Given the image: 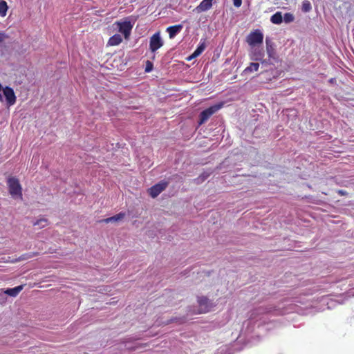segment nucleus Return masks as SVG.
<instances>
[{
  "label": "nucleus",
  "instance_id": "nucleus-4",
  "mask_svg": "<svg viewBox=\"0 0 354 354\" xmlns=\"http://www.w3.org/2000/svg\"><path fill=\"white\" fill-rule=\"evenodd\" d=\"M120 32L122 33L125 39H128L133 28V24L129 20L124 21H117L115 23Z\"/></svg>",
  "mask_w": 354,
  "mask_h": 354
},
{
  "label": "nucleus",
  "instance_id": "nucleus-27",
  "mask_svg": "<svg viewBox=\"0 0 354 354\" xmlns=\"http://www.w3.org/2000/svg\"><path fill=\"white\" fill-rule=\"evenodd\" d=\"M207 175L203 174V175L200 176L198 178H196V180H197L198 183L203 182L207 178Z\"/></svg>",
  "mask_w": 354,
  "mask_h": 354
},
{
  "label": "nucleus",
  "instance_id": "nucleus-3",
  "mask_svg": "<svg viewBox=\"0 0 354 354\" xmlns=\"http://www.w3.org/2000/svg\"><path fill=\"white\" fill-rule=\"evenodd\" d=\"M221 104L212 106L200 113L199 124L205 123L214 113L221 108Z\"/></svg>",
  "mask_w": 354,
  "mask_h": 354
},
{
  "label": "nucleus",
  "instance_id": "nucleus-20",
  "mask_svg": "<svg viewBox=\"0 0 354 354\" xmlns=\"http://www.w3.org/2000/svg\"><path fill=\"white\" fill-rule=\"evenodd\" d=\"M48 225V221L46 218H42L40 219H38L37 221L33 223V225L39 226V228H43L45 227Z\"/></svg>",
  "mask_w": 354,
  "mask_h": 354
},
{
  "label": "nucleus",
  "instance_id": "nucleus-31",
  "mask_svg": "<svg viewBox=\"0 0 354 354\" xmlns=\"http://www.w3.org/2000/svg\"><path fill=\"white\" fill-rule=\"evenodd\" d=\"M0 89H2V86L1 84H0Z\"/></svg>",
  "mask_w": 354,
  "mask_h": 354
},
{
  "label": "nucleus",
  "instance_id": "nucleus-24",
  "mask_svg": "<svg viewBox=\"0 0 354 354\" xmlns=\"http://www.w3.org/2000/svg\"><path fill=\"white\" fill-rule=\"evenodd\" d=\"M152 70H153V63L151 61L147 60L146 62L145 72L149 73Z\"/></svg>",
  "mask_w": 354,
  "mask_h": 354
},
{
  "label": "nucleus",
  "instance_id": "nucleus-10",
  "mask_svg": "<svg viewBox=\"0 0 354 354\" xmlns=\"http://www.w3.org/2000/svg\"><path fill=\"white\" fill-rule=\"evenodd\" d=\"M270 310H271V308H268V307H262L261 306V307H259V308H254L252 311V314H250V319H254L257 315L267 314V313H270Z\"/></svg>",
  "mask_w": 354,
  "mask_h": 354
},
{
  "label": "nucleus",
  "instance_id": "nucleus-8",
  "mask_svg": "<svg viewBox=\"0 0 354 354\" xmlns=\"http://www.w3.org/2000/svg\"><path fill=\"white\" fill-rule=\"evenodd\" d=\"M3 92L8 105H13L16 102V96L13 89L9 86H6L3 89Z\"/></svg>",
  "mask_w": 354,
  "mask_h": 354
},
{
  "label": "nucleus",
  "instance_id": "nucleus-25",
  "mask_svg": "<svg viewBox=\"0 0 354 354\" xmlns=\"http://www.w3.org/2000/svg\"><path fill=\"white\" fill-rule=\"evenodd\" d=\"M8 38V35H7L5 32L0 30V43H2Z\"/></svg>",
  "mask_w": 354,
  "mask_h": 354
},
{
  "label": "nucleus",
  "instance_id": "nucleus-21",
  "mask_svg": "<svg viewBox=\"0 0 354 354\" xmlns=\"http://www.w3.org/2000/svg\"><path fill=\"white\" fill-rule=\"evenodd\" d=\"M311 9H312V6H311L310 2L308 0H304L302 2V6H301L302 11L304 12H308L311 10Z\"/></svg>",
  "mask_w": 354,
  "mask_h": 354
},
{
  "label": "nucleus",
  "instance_id": "nucleus-18",
  "mask_svg": "<svg viewBox=\"0 0 354 354\" xmlns=\"http://www.w3.org/2000/svg\"><path fill=\"white\" fill-rule=\"evenodd\" d=\"M259 68V64L257 62H251L250 65L245 68L243 73L248 74L254 71H257Z\"/></svg>",
  "mask_w": 354,
  "mask_h": 354
},
{
  "label": "nucleus",
  "instance_id": "nucleus-13",
  "mask_svg": "<svg viewBox=\"0 0 354 354\" xmlns=\"http://www.w3.org/2000/svg\"><path fill=\"white\" fill-rule=\"evenodd\" d=\"M212 0H203L196 7L198 12H205L209 10L212 6Z\"/></svg>",
  "mask_w": 354,
  "mask_h": 354
},
{
  "label": "nucleus",
  "instance_id": "nucleus-15",
  "mask_svg": "<svg viewBox=\"0 0 354 354\" xmlns=\"http://www.w3.org/2000/svg\"><path fill=\"white\" fill-rule=\"evenodd\" d=\"M125 216V214L123 212H120L113 216L105 218L102 220V222H104L106 223H110V222H118L119 221L122 220Z\"/></svg>",
  "mask_w": 354,
  "mask_h": 354
},
{
  "label": "nucleus",
  "instance_id": "nucleus-6",
  "mask_svg": "<svg viewBox=\"0 0 354 354\" xmlns=\"http://www.w3.org/2000/svg\"><path fill=\"white\" fill-rule=\"evenodd\" d=\"M265 55L264 50L262 48L254 46L252 47L250 53V59L253 61H260L261 63H267L266 60L263 59Z\"/></svg>",
  "mask_w": 354,
  "mask_h": 354
},
{
  "label": "nucleus",
  "instance_id": "nucleus-12",
  "mask_svg": "<svg viewBox=\"0 0 354 354\" xmlns=\"http://www.w3.org/2000/svg\"><path fill=\"white\" fill-rule=\"evenodd\" d=\"M23 289V285L18 286L17 287H14L13 288H8L6 290L0 291L3 292V295H8L10 297H15L17 295L20 293V292Z\"/></svg>",
  "mask_w": 354,
  "mask_h": 354
},
{
  "label": "nucleus",
  "instance_id": "nucleus-14",
  "mask_svg": "<svg viewBox=\"0 0 354 354\" xmlns=\"http://www.w3.org/2000/svg\"><path fill=\"white\" fill-rule=\"evenodd\" d=\"M198 304L204 312L209 310V299L206 297H200L198 298Z\"/></svg>",
  "mask_w": 354,
  "mask_h": 354
},
{
  "label": "nucleus",
  "instance_id": "nucleus-28",
  "mask_svg": "<svg viewBox=\"0 0 354 354\" xmlns=\"http://www.w3.org/2000/svg\"><path fill=\"white\" fill-rule=\"evenodd\" d=\"M0 291H2V290H0ZM6 301V295L2 294V292H0V303L4 304Z\"/></svg>",
  "mask_w": 354,
  "mask_h": 354
},
{
  "label": "nucleus",
  "instance_id": "nucleus-29",
  "mask_svg": "<svg viewBox=\"0 0 354 354\" xmlns=\"http://www.w3.org/2000/svg\"><path fill=\"white\" fill-rule=\"evenodd\" d=\"M337 193L340 196H346L348 194L347 192H346L345 190H343V189L337 190Z\"/></svg>",
  "mask_w": 354,
  "mask_h": 354
},
{
  "label": "nucleus",
  "instance_id": "nucleus-11",
  "mask_svg": "<svg viewBox=\"0 0 354 354\" xmlns=\"http://www.w3.org/2000/svg\"><path fill=\"white\" fill-rule=\"evenodd\" d=\"M183 29L182 24H178L172 26H169L167 28V32L169 33L170 39H173L178 33H179Z\"/></svg>",
  "mask_w": 354,
  "mask_h": 354
},
{
  "label": "nucleus",
  "instance_id": "nucleus-2",
  "mask_svg": "<svg viewBox=\"0 0 354 354\" xmlns=\"http://www.w3.org/2000/svg\"><path fill=\"white\" fill-rule=\"evenodd\" d=\"M263 41V34L259 30H254L251 32L246 37V42L251 47H254L258 44H261Z\"/></svg>",
  "mask_w": 354,
  "mask_h": 354
},
{
  "label": "nucleus",
  "instance_id": "nucleus-23",
  "mask_svg": "<svg viewBox=\"0 0 354 354\" xmlns=\"http://www.w3.org/2000/svg\"><path fill=\"white\" fill-rule=\"evenodd\" d=\"M206 46L205 43L203 41L201 43L197 48L194 52V56H199L205 50Z\"/></svg>",
  "mask_w": 354,
  "mask_h": 354
},
{
  "label": "nucleus",
  "instance_id": "nucleus-26",
  "mask_svg": "<svg viewBox=\"0 0 354 354\" xmlns=\"http://www.w3.org/2000/svg\"><path fill=\"white\" fill-rule=\"evenodd\" d=\"M242 0H233V4L235 7L239 8L241 6Z\"/></svg>",
  "mask_w": 354,
  "mask_h": 354
},
{
  "label": "nucleus",
  "instance_id": "nucleus-19",
  "mask_svg": "<svg viewBox=\"0 0 354 354\" xmlns=\"http://www.w3.org/2000/svg\"><path fill=\"white\" fill-rule=\"evenodd\" d=\"M8 5L5 1L1 0L0 1V16L5 17L8 10Z\"/></svg>",
  "mask_w": 354,
  "mask_h": 354
},
{
  "label": "nucleus",
  "instance_id": "nucleus-5",
  "mask_svg": "<svg viewBox=\"0 0 354 354\" xmlns=\"http://www.w3.org/2000/svg\"><path fill=\"white\" fill-rule=\"evenodd\" d=\"M163 44L164 42L160 37V32H157L150 37L149 49L151 52L154 53L161 48L163 46Z\"/></svg>",
  "mask_w": 354,
  "mask_h": 354
},
{
  "label": "nucleus",
  "instance_id": "nucleus-16",
  "mask_svg": "<svg viewBox=\"0 0 354 354\" xmlns=\"http://www.w3.org/2000/svg\"><path fill=\"white\" fill-rule=\"evenodd\" d=\"M122 41V37L120 35L115 34L113 35L110 39H109L108 44L109 46H117L120 44Z\"/></svg>",
  "mask_w": 354,
  "mask_h": 354
},
{
  "label": "nucleus",
  "instance_id": "nucleus-22",
  "mask_svg": "<svg viewBox=\"0 0 354 354\" xmlns=\"http://www.w3.org/2000/svg\"><path fill=\"white\" fill-rule=\"evenodd\" d=\"M295 20V16L290 12H286L283 16V21L286 24H290Z\"/></svg>",
  "mask_w": 354,
  "mask_h": 354
},
{
  "label": "nucleus",
  "instance_id": "nucleus-9",
  "mask_svg": "<svg viewBox=\"0 0 354 354\" xmlns=\"http://www.w3.org/2000/svg\"><path fill=\"white\" fill-rule=\"evenodd\" d=\"M266 52H267L268 57L270 59H275L277 58L276 50H275L274 45L270 38H269L268 37L266 38Z\"/></svg>",
  "mask_w": 354,
  "mask_h": 354
},
{
  "label": "nucleus",
  "instance_id": "nucleus-7",
  "mask_svg": "<svg viewBox=\"0 0 354 354\" xmlns=\"http://www.w3.org/2000/svg\"><path fill=\"white\" fill-rule=\"evenodd\" d=\"M168 186V183L166 181H161L153 186H152L149 192V195L152 198L157 197L162 191H164Z\"/></svg>",
  "mask_w": 354,
  "mask_h": 354
},
{
  "label": "nucleus",
  "instance_id": "nucleus-17",
  "mask_svg": "<svg viewBox=\"0 0 354 354\" xmlns=\"http://www.w3.org/2000/svg\"><path fill=\"white\" fill-rule=\"evenodd\" d=\"M270 21L274 24H281L283 22L281 12H277L270 18Z\"/></svg>",
  "mask_w": 354,
  "mask_h": 354
},
{
  "label": "nucleus",
  "instance_id": "nucleus-30",
  "mask_svg": "<svg viewBox=\"0 0 354 354\" xmlns=\"http://www.w3.org/2000/svg\"><path fill=\"white\" fill-rule=\"evenodd\" d=\"M198 56H194V53L187 58L188 60H192V59H194L197 57Z\"/></svg>",
  "mask_w": 354,
  "mask_h": 354
},
{
  "label": "nucleus",
  "instance_id": "nucleus-1",
  "mask_svg": "<svg viewBox=\"0 0 354 354\" xmlns=\"http://www.w3.org/2000/svg\"><path fill=\"white\" fill-rule=\"evenodd\" d=\"M7 184L8 186L9 193L12 197H22V187L17 178H8Z\"/></svg>",
  "mask_w": 354,
  "mask_h": 354
}]
</instances>
